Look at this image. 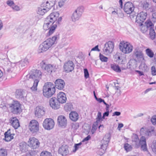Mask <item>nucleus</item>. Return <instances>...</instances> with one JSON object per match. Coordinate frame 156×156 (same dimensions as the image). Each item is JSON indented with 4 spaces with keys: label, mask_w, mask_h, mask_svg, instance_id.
Instances as JSON below:
<instances>
[{
    "label": "nucleus",
    "mask_w": 156,
    "mask_h": 156,
    "mask_svg": "<svg viewBox=\"0 0 156 156\" xmlns=\"http://www.w3.org/2000/svg\"><path fill=\"white\" fill-rule=\"evenodd\" d=\"M59 38L58 35H55L47 39L39 45L38 52L39 53H43L56 43V40Z\"/></svg>",
    "instance_id": "obj_1"
},
{
    "label": "nucleus",
    "mask_w": 156,
    "mask_h": 156,
    "mask_svg": "<svg viewBox=\"0 0 156 156\" xmlns=\"http://www.w3.org/2000/svg\"><path fill=\"white\" fill-rule=\"evenodd\" d=\"M55 91V85L52 83L48 82L45 83L43 87V93L45 97L48 98L51 97Z\"/></svg>",
    "instance_id": "obj_2"
},
{
    "label": "nucleus",
    "mask_w": 156,
    "mask_h": 156,
    "mask_svg": "<svg viewBox=\"0 0 156 156\" xmlns=\"http://www.w3.org/2000/svg\"><path fill=\"white\" fill-rule=\"evenodd\" d=\"M42 75L41 71L39 70H34L33 73L30 75L29 78L34 81L33 85L30 87L32 91H35L37 90L38 84L41 79Z\"/></svg>",
    "instance_id": "obj_3"
},
{
    "label": "nucleus",
    "mask_w": 156,
    "mask_h": 156,
    "mask_svg": "<svg viewBox=\"0 0 156 156\" xmlns=\"http://www.w3.org/2000/svg\"><path fill=\"white\" fill-rule=\"evenodd\" d=\"M119 48L123 53L128 54L132 51L133 47L129 42L122 41L120 43Z\"/></svg>",
    "instance_id": "obj_4"
},
{
    "label": "nucleus",
    "mask_w": 156,
    "mask_h": 156,
    "mask_svg": "<svg viewBox=\"0 0 156 156\" xmlns=\"http://www.w3.org/2000/svg\"><path fill=\"white\" fill-rule=\"evenodd\" d=\"M84 10V7L80 6L75 10L71 16L72 20L73 22H75L78 20L81 17Z\"/></svg>",
    "instance_id": "obj_5"
},
{
    "label": "nucleus",
    "mask_w": 156,
    "mask_h": 156,
    "mask_svg": "<svg viewBox=\"0 0 156 156\" xmlns=\"http://www.w3.org/2000/svg\"><path fill=\"white\" fill-rule=\"evenodd\" d=\"M21 106L20 102L17 101H15L9 105V107L12 112L16 114H20L22 112Z\"/></svg>",
    "instance_id": "obj_6"
},
{
    "label": "nucleus",
    "mask_w": 156,
    "mask_h": 156,
    "mask_svg": "<svg viewBox=\"0 0 156 156\" xmlns=\"http://www.w3.org/2000/svg\"><path fill=\"white\" fill-rule=\"evenodd\" d=\"M133 56L136 62H140L144 60V57L143 52L138 48H135L133 54Z\"/></svg>",
    "instance_id": "obj_7"
},
{
    "label": "nucleus",
    "mask_w": 156,
    "mask_h": 156,
    "mask_svg": "<svg viewBox=\"0 0 156 156\" xmlns=\"http://www.w3.org/2000/svg\"><path fill=\"white\" fill-rule=\"evenodd\" d=\"M147 16V13L146 12L142 11L138 13L136 16V20H135L136 24L138 25H142Z\"/></svg>",
    "instance_id": "obj_8"
},
{
    "label": "nucleus",
    "mask_w": 156,
    "mask_h": 156,
    "mask_svg": "<svg viewBox=\"0 0 156 156\" xmlns=\"http://www.w3.org/2000/svg\"><path fill=\"white\" fill-rule=\"evenodd\" d=\"M135 7L133 4L131 2H126L123 6V10L127 14H130L134 11Z\"/></svg>",
    "instance_id": "obj_9"
},
{
    "label": "nucleus",
    "mask_w": 156,
    "mask_h": 156,
    "mask_svg": "<svg viewBox=\"0 0 156 156\" xmlns=\"http://www.w3.org/2000/svg\"><path fill=\"white\" fill-rule=\"evenodd\" d=\"M54 120L51 118H46L44 121L43 126L46 129L50 130L52 129L54 126Z\"/></svg>",
    "instance_id": "obj_10"
},
{
    "label": "nucleus",
    "mask_w": 156,
    "mask_h": 156,
    "mask_svg": "<svg viewBox=\"0 0 156 156\" xmlns=\"http://www.w3.org/2000/svg\"><path fill=\"white\" fill-rule=\"evenodd\" d=\"M29 128L33 133L37 132L39 130V124L37 121L35 120H31L29 123Z\"/></svg>",
    "instance_id": "obj_11"
},
{
    "label": "nucleus",
    "mask_w": 156,
    "mask_h": 156,
    "mask_svg": "<svg viewBox=\"0 0 156 156\" xmlns=\"http://www.w3.org/2000/svg\"><path fill=\"white\" fill-rule=\"evenodd\" d=\"M41 67L43 70L51 73L55 70V66L51 64H46L44 61H42L40 63Z\"/></svg>",
    "instance_id": "obj_12"
},
{
    "label": "nucleus",
    "mask_w": 156,
    "mask_h": 156,
    "mask_svg": "<svg viewBox=\"0 0 156 156\" xmlns=\"http://www.w3.org/2000/svg\"><path fill=\"white\" fill-rule=\"evenodd\" d=\"M114 48V43L111 41H109L105 44L103 49L104 53L106 54L111 53L113 51Z\"/></svg>",
    "instance_id": "obj_13"
},
{
    "label": "nucleus",
    "mask_w": 156,
    "mask_h": 156,
    "mask_svg": "<svg viewBox=\"0 0 156 156\" xmlns=\"http://www.w3.org/2000/svg\"><path fill=\"white\" fill-rule=\"evenodd\" d=\"M34 113L36 117L38 118H41L45 114V109L42 106H37L35 109Z\"/></svg>",
    "instance_id": "obj_14"
},
{
    "label": "nucleus",
    "mask_w": 156,
    "mask_h": 156,
    "mask_svg": "<svg viewBox=\"0 0 156 156\" xmlns=\"http://www.w3.org/2000/svg\"><path fill=\"white\" fill-rule=\"evenodd\" d=\"M40 144L38 140L34 137L30 138L28 142V145L33 149L38 148Z\"/></svg>",
    "instance_id": "obj_15"
},
{
    "label": "nucleus",
    "mask_w": 156,
    "mask_h": 156,
    "mask_svg": "<svg viewBox=\"0 0 156 156\" xmlns=\"http://www.w3.org/2000/svg\"><path fill=\"white\" fill-rule=\"evenodd\" d=\"M49 104L50 106L54 109H58L60 107V103L57 98L52 97L49 100Z\"/></svg>",
    "instance_id": "obj_16"
},
{
    "label": "nucleus",
    "mask_w": 156,
    "mask_h": 156,
    "mask_svg": "<svg viewBox=\"0 0 156 156\" xmlns=\"http://www.w3.org/2000/svg\"><path fill=\"white\" fill-rule=\"evenodd\" d=\"M75 65L73 62L70 60L66 62L64 65V68L65 71L67 73L71 72L74 69Z\"/></svg>",
    "instance_id": "obj_17"
},
{
    "label": "nucleus",
    "mask_w": 156,
    "mask_h": 156,
    "mask_svg": "<svg viewBox=\"0 0 156 156\" xmlns=\"http://www.w3.org/2000/svg\"><path fill=\"white\" fill-rule=\"evenodd\" d=\"M59 13L58 12H54L51 13L46 19L50 21V22L52 24L53 23H55L56 21H57V19L59 17Z\"/></svg>",
    "instance_id": "obj_18"
},
{
    "label": "nucleus",
    "mask_w": 156,
    "mask_h": 156,
    "mask_svg": "<svg viewBox=\"0 0 156 156\" xmlns=\"http://www.w3.org/2000/svg\"><path fill=\"white\" fill-rule=\"evenodd\" d=\"M58 125L62 127H65L67 124V120L65 117L63 115L59 116L57 119Z\"/></svg>",
    "instance_id": "obj_19"
},
{
    "label": "nucleus",
    "mask_w": 156,
    "mask_h": 156,
    "mask_svg": "<svg viewBox=\"0 0 156 156\" xmlns=\"http://www.w3.org/2000/svg\"><path fill=\"white\" fill-rule=\"evenodd\" d=\"M55 4V2L54 0H52V1H44L41 4L42 6H43L48 11Z\"/></svg>",
    "instance_id": "obj_20"
},
{
    "label": "nucleus",
    "mask_w": 156,
    "mask_h": 156,
    "mask_svg": "<svg viewBox=\"0 0 156 156\" xmlns=\"http://www.w3.org/2000/svg\"><path fill=\"white\" fill-rule=\"evenodd\" d=\"M57 97L60 104H63L66 102L67 100L66 95L64 92H59L57 94Z\"/></svg>",
    "instance_id": "obj_21"
},
{
    "label": "nucleus",
    "mask_w": 156,
    "mask_h": 156,
    "mask_svg": "<svg viewBox=\"0 0 156 156\" xmlns=\"http://www.w3.org/2000/svg\"><path fill=\"white\" fill-rule=\"evenodd\" d=\"M110 138V134H107L105 136L101 141L102 144L101 146V149H104L103 148L105 149L109 141Z\"/></svg>",
    "instance_id": "obj_22"
},
{
    "label": "nucleus",
    "mask_w": 156,
    "mask_h": 156,
    "mask_svg": "<svg viewBox=\"0 0 156 156\" xmlns=\"http://www.w3.org/2000/svg\"><path fill=\"white\" fill-rule=\"evenodd\" d=\"M55 86L59 90H62L65 86V83L64 81L61 79L56 80L55 82Z\"/></svg>",
    "instance_id": "obj_23"
},
{
    "label": "nucleus",
    "mask_w": 156,
    "mask_h": 156,
    "mask_svg": "<svg viewBox=\"0 0 156 156\" xmlns=\"http://www.w3.org/2000/svg\"><path fill=\"white\" fill-rule=\"evenodd\" d=\"M12 126L15 129H18L20 126L19 120L16 117H12L10 118V122Z\"/></svg>",
    "instance_id": "obj_24"
},
{
    "label": "nucleus",
    "mask_w": 156,
    "mask_h": 156,
    "mask_svg": "<svg viewBox=\"0 0 156 156\" xmlns=\"http://www.w3.org/2000/svg\"><path fill=\"white\" fill-rule=\"evenodd\" d=\"M140 145H141V148L142 150L144 151H147L146 138L144 136H142L140 140Z\"/></svg>",
    "instance_id": "obj_25"
},
{
    "label": "nucleus",
    "mask_w": 156,
    "mask_h": 156,
    "mask_svg": "<svg viewBox=\"0 0 156 156\" xmlns=\"http://www.w3.org/2000/svg\"><path fill=\"white\" fill-rule=\"evenodd\" d=\"M68 148V146L66 145L62 146L58 150L59 153L62 156L66 155L69 153Z\"/></svg>",
    "instance_id": "obj_26"
},
{
    "label": "nucleus",
    "mask_w": 156,
    "mask_h": 156,
    "mask_svg": "<svg viewBox=\"0 0 156 156\" xmlns=\"http://www.w3.org/2000/svg\"><path fill=\"white\" fill-rule=\"evenodd\" d=\"M10 130L11 129H9L4 134V140L6 141H9L13 139V136L14 134L13 133H11L10 132Z\"/></svg>",
    "instance_id": "obj_27"
},
{
    "label": "nucleus",
    "mask_w": 156,
    "mask_h": 156,
    "mask_svg": "<svg viewBox=\"0 0 156 156\" xmlns=\"http://www.w3.org/2000/svg\"><path fill=\"white\" fill-rule=\"evenodd\" d=\"M16 98L18 99H21L26 96L25 91L21 89L17 90L16 92Z\"/></svg>",
    "instance_id": "obj_28"
},
{
    "label": "nucleus",
    "mask_w": 156,
    "mask_h": 156,
    "mask_svg": "<svg viewBox=\"0 0 156 156\" xmlns=\"http://www.w3.org/2000/svg\"><path fill=\"white\" fill-rule=\"evenodd\" d=\"M70 119L73 121H76L78 119L79 115L76 112H72L69 114Z\"/></svg>",
    "instance_id": "obj_29"
},
{
    "label": "nucleus",
    "mask_w": 156,
    "mask_h": 156,
    "mask_svg": "<svg viewBox=\"0 0 156 156\" xmlns=\"http://www.w3.org/2000/svg\"><path fill=\"white\" fill-rule=\"evenodd\" d=\"M29 62V61L28 58L26 57L23 60L20 61V62L17 63L16 65H19L20 67H23L25 66Z\"/></svg>",
    "instance_id": "obj_30"
},
{
    "label": "nucleus",
    "mask_w": 156,
    "mask_h": 156,
    "mask_svg": "<svg viewBox=\"0 0 156 156\" xmlns=\"http://www.w3.org/2000/svg\"><path fill=\"white\" fill-rule=\"evenodd\" d=\"M46 18L44 21V24L43 26V29L45 30H48L50 27L52 25V23Z\"/></svg>",
    "instance_id": "obj_31"
},
{
    "label": "nucleus",
    "mask_w": 156,
    "mask_h": 156,
    "mask_svg": "<svg viewBox=\"0 0 156 156\" xmlns=\"http://www.w3.org/2000/svg\"><path fill=\"white\" fill-rule=\"evenodd\" d=\"M132 141L135 143V147L138 148L140 146V140L137 135H135L133 136Z\"/></svg>",
    "instance_id": "obj_32"
},
{
    "label": "nucleus",
    "mask_w": 156,
    "mask_h": 156,
    "mask_svg": "<svg viewBox=\"0 0 156 156\" xmlns=\"http://www.w3.org/2000/svg\"><path fill=\"white\" fill-rule=\"evenodd\" d=\"M27 144L24 142H22L20 144V150L23 152H26L27 150Z\"/></svg>",
    "instance_id": "obj_33"
},
{
    "label": "nucleus",
    "mask_w": 156,
    "mask_h": 156,
    "mask_svg": "<svg viewBox=\"0 0 156 156\" xmlns=\"http://www.w3.org/2000/svg\"><path fill=\"white\" fill-rule=\"evenodd\" d=\"M57 25L56 23L52 24V25H51L49 29L48 32V35L50 36L55 31V30L56 28L57 27Z\"/></svg>",
    "instance_id": "obj_34"
},
{
    "label": "nucleus",
    "mask_w": 156,
    "mask_h": 156,
    "mask_svg": "<svg viewBox=\"0 0 156 156\" xmlns=\"http://www.w3.org/2000/svg\"><path fill=\"white\" fill-rule=\"evenodd\" d=\"M48 11L41 5V7H39L38 9L37 13L41 15H44Z\"/></svg>",
    "instance_id": "obj_35"
},
{
    "label": "nucleus",
    "mask_w": 156,
    "mask_h": 156,
    "mask_svg": "<svg viewBox=\"0 0 156 156\" xmlns=\"http://www.w3.org/2000/svg\"><path fill=\"white\" fill-rule=\"evenodd\" d=\"M149 4L146 1L141 2L140 6L144 9L147 10L149 9Z\"/></svg>",
    "instance_id": "obj_36"
},
{
    "label": "nucleus",
    "mask_w": 156,
    "mask_h": 156,
    "mask_svg": "<svg viewBox=\"0 0 156 156\" xmlns=\"http://www.w3.org/2000/svg\"><path fill=\"white\" fill-rule=\"evenodd\" d=\"M111 66V68L115 72L119 73L121 72V69L118 65L112 64Z\"/></svg>",
    "instance_id": "obj_37"
},
{
    "label": "nucleus",
    "mask_w": 156,
    "mask_h": 156,
    "mask_svg": "<svg viewBox=\"0 0 156 156\" xmlns=\"http://www.w3.org/2000/svg\"><path fill=\"white\" fill-rule=\"evenodd\" d=\"M26 152V156H34L36 153L34 150H29Z\"/></svg>",
    "instance_id": "obj_38"
},
{
    "label": "nucleus",
    "mask_w": 156,
    "mask_h": 156,
    "mask_svg": "<svg viewBox=\"0 0 156 156\" xmlns=\"http://www.w3.org/2000/svg\"><path fill=\"white\" fill-rule=\"evenodd\" d=\"M145 23L146 24L145 26L148 30L152 28H154V25L151 21H147Z\"/></svg>",
    "instance_id": "obj_39"
},
{
    "label": "nucleus",
    "mask_w": 156,
    "mask_h": 156,
    "mask_svg": "<svg viewBox=\"0 0 156 156\" xmlns=\"http://www.w3.org/2000/svg\"><path fill=\"white\" fill-rule=\"evenodd\" d=\"M149 34L151 38L152 39L154 38L155 36V33L154 28H152L149 29Z\"/></svg>",
    "instance_id": "obj_40"
},
{
    "label": "nucleus",
    "mask_w": 156,
    "mask_h": 156,
    "mask_svg": "<svg viewBox=\"0 0 156 156\" xmlns=\"http://www.w3.org/2000/svg\"><path fill=\"white\" fill-rule=\"evenodd\" d=\"M145 51L146 54L149 57L152 58L153 57L154 53L150 49L147 48Z\"/></svg>",
    "instance_id": "obj_41"
},
{
    "label": "nucleus",
    "mask_w": 156,
    "mask_h": 156,
    "mask_svg": "<svg viewBox=\"0 0 156 156\" xmlns=\"http://www.w3.org/2000/svg\"><path fill=\"white\" fill-rule=\"evenodd\" d=\"M72 108V105L70 103H66L64 106V109L66 111H70Z\"/></svg>",
    "instance_id": "obj_42"
},
{
    "label": "nucleus",
    "mask_w": 156,
    "mask_h": 156,
    "mask_svg": "<svg viewBox=\"0 0 156 156\" xmlns=\"http://www.w3.org/2000/svg\"><path fill=\"white\" fill-rule=\"evenodd\" d=\"M124 148L126 152H128L132 149L131 146L128 143H126L124 145Z\"/></svg>",
    "instance_id": "obj_43"
},
{
    "label": "nucleus",
    "mask_w": 156,
    "mask_h": 156,
    "mask_svg": "<svg viewBox=\"0 0 156 156\" xmlns=\"http://www.w3.org/2000/svg\"><path fill=\"white\" fill-rule=\"evenodd\" d=\"M152 151L156 154V140L154 141L151 146Z\"/></svg>",
    "instance_id": "obj_44"
},
{
    "label": "nucleus",
    "mask_w": 156,
    "mask_h": 156,
    "mask_svg": "<svg viewBox=\"0 0 156 156\" xmlns=\"http://www.w3.org/2000/svg\"><path fill=\"white\" fill-rule=\"evenodd\" d=\"M154 128H153L151 129L146 130L145 133V135L148 136H151L154 133Z\"/></svg>",
    "instance_id": "obj_45"
},
{
    "label": "nucleus",
    "mask_w": 156,
    "mask_h": 156,
    "mask_svg": "<svg viewBox=\"0 0 156 156\" xmlns=\"http://www.w3.org/2000/svg\"><path fill=\"white\" fill-rule=\"evenodd\" d=\"M138 26H140L139 28L140 29V30L143 33H144L148 30L146 26L144 25L143 23L142 25Z\"/></svg>",
    "instance_id": "obj_46"
},
{
    "label": "nucleus",
    "mask_w": 156,
    "mask_h": 156,
    "mask_svg": "<svg viewBox=\"0 0 156 156\" xmlns=\"http://www.w3.org/2000/svg\"><path fill=\"white\" fill-rule=\"evenodd\" d=\"M101 113L100 112H98V114L97 116V117L96 119V122H97L99 123V122L101 121Z\"/></svg>",
    "instance_id": "obj_47"
},
{
    "label": "nucleus",
    "mask_w": 156,
    "mask_h": 156,
    "mask_svg": "<svg viewBox=\"0 0 156 156\" xmlns=\"http://www.w3.org/2000/svg\"><path fill=\"white\" fill-rule=\"evenodd\" d=\"M99 57L100 59L102 62H107L108 61V58L101 54H100Z\"/></svg>",
    "instance_id": "obj_48"
},
{
    "label": "nucleus",
    "mask_w": 156,
    "mask_h": 156,
    "mask_svg": "<svg viewBox=\"0 0 156 156\" xmlns=\"http://www.w3.org/2000/svg\"><path fill=\"white\" fill-rule=\"evenodd\" d=\"M40 156H52V155L50 152L47 151H44L41 153Z\"/></svg>",
    "instance_id": "obj_49"
},
{
    "label": "nucleus",
    "mask_w": 156,
    "mask_h": 156,
    "mask_svg": "<svg viewBox=\"0 0 156 156\" xmlns=\"http://www.w3.org/2000/svg\"><path fill=\"white\" fill-rule=\"evenodd\" d=\"M7 152L5 149H1L0 150V156H6Z\"/></svg>",
    "instance_id": "obj_50"
},
{
    "label": "nucleus",
    "mask_w": 156,
    "mask_h": 156,
    "mask_svg": "<svg viewBox=\"0 0 156 156\" xmlns=\"http://www.w3.org/2000/svg\"><path fill=\"white\" fill-rule=\"evenodd\" d=\"M82 143L80 142L78 144H75L74 146L75 149L73 150L74 152H76V151L80 148V146L82 144Z\"/></svg>",
    "instance_id": "obj_51"
},
{
    "label": "nucleus",
    "mask_w": 156,
    "mask_h": 156,
    "mask_svg": "<svg viewBox=\"0 0 156 156\" xmlns=\"http://www.w3.org/2000/svg\"><path fill=\"white\" fill-rule=\"evenodd\" d=\"M6 3L8 5L12 8L15 5L14 2L10 0H7Z\"/></svg>",
    "instance_id": "obj_52"
},
{
    "label": "nucleus",
    "mask_w": 156,
    "mask_h": 156,
    "mask_svg": "<svg viewBox=\"0 0 156 156\" xmlns=\"http://www.w3.org/2000/svg\"><path fill=\"white\" fill-rule=\"evenodd\" d=\"M129 17L131 20H133V21L134 20H135V18H136V16L134 13V11L132 13H131Z\"/></svg>",
    "instance_id": "obj_53"
},
{
    "label": "nucleus",
    "mask_w": 156,
    "mask_h": 156,
    "mask_svg": "<svg viewBox=\"0 0 156 156\" xmlns=\"http://www.w3.org/2000/svg\"><path fill=\"white\" fill-rule=\"evenodd\" d=\"M84 77L85 78L87 79L89 77V73L88 70L87 69H84Z\"/></svg>",
    "instance_id": "obj_54"
},
{
    "label": "nucleus",
    "mask_w": 156,
    "mask_h": 156,
    "mask_svg": "<svg viewBox=\"0 0 156 156\" xmlns=\"http://www.w3.org/2000/svg\"><path fill=\"white\" fill-rule=\"evenodd\" d=\"M12 8L14 11H18L20 10V8L17 5H14L12 7Z\"/></svg>",
    "instance_id": "obj_55"
},
{
    "label": "nucleus",
    "mask_w": 156,
    "mask_h": 156,
    "mask_svg": "<svg viewBox=\"0 0 156 156\" xmlns=\"http://www.w3.org/2000/svg\"><path fill=\"white\" fill-rule=\"evenodd\" d=\"M151 121L154 125L156 124V115H154L151 119Z\"/></svg>",
    "instance_id": "obj_56"
},
{
    "label": "nucleus",
    "mask_w": 156,
    "mask_h": 156,
    "mask_svg": "<svg viewBox=\"0 0 156 156\" xmlns=\"http://www.w3.org/2000/svg\"><path fill=\"white\" fill-rule=\"evenodd\" d=\"M98 122H95L93 125L92 128L94 130H96L98 128Z\"/></svg>",
    "instance_id": "obj_57"
},
{
    "label": "nucleus",
    "mask_w": 156,
    "mask_h": 156,
    "mask_svg": "<svg viewBox=\"0 0 156 156\" xmlns=\"http://www.w3.org/2000/svg\"><path fill=\"white\" fill-rule=\"evenodd\" d=\"M151 73L153 75H156V70L154 66L151 67Z\"/></svg>",
    "instance_id": "obj_58"
},
{
    "label": "nucleus",
    "mask_w": 156,
    "mask_h": 156,
    "mask_svg": "<svg viewBox=\"0 0 156 156\" xmlns=\"http://www.w3.org/2000/svg\"><path fill=\"white\" fill-rule=\"evenodd\" d=\"M152 20L154 22H155L156 21V12L153 13Z\"/></svg>",
    "instance_id": "obj_59"
},
{
    "label": "nucleus",
    "mask_w": 156,
    "mask_h": 156,
    "mask_svg": "<svg viewBox=\"0 0 156 156\" xmlns=\"http://www.w3.org/2000/svg\"><path fill=\"white\" fill-rule=\"evenodd\" d=\"M65 2L63 0H61L58 2V5L60 7H62L64 4Z\"/></svg>",
    "instance_id": "obj_60"
},
{
    "label": "nucleus",
    "mask_w": 156,
    "mask_h": 156,
    "mask_svg": "<svg viewBox=\"0 0 156 156\" xmlns=\"http://www.w3.org/2000/svg\"><path fill=\"white\" fill-rule=\"evenodd\" d=\"M91 51H99L100 50L98 48V45L94 47L91 50Z\"/></svg>",
    "instance_id": "obj_61"
},
{
    "label": "nucleus",
    "mask_w": 156,
    "mask_h": 156,
    "mask_svg": "<svg viewBox=\"0 0 156 156\" xmlns=\"http://www.w3.org/2000/svg\"><path fill=\"white\" fill-rule=\"evenodd\" d=\"M72 127L76 129L79 127V125L77 123L73 124L72 126Z\"/></svg>",
    "instance_id": "obj_62"
},
{
    "label": "nucleus",
    "mask_w": 156,
    "mask_h": 156,
    "mask_svg": "<svg viewBox=\"0 0 156 156\" xmlns=\"http://www.w3.org/2000/svg\"><path fill=\"white\" fill-rule=\"evenodd\" d=\"M119 7L121 9H122L123 8V2L122 0H119Z\"/></svg>",
    "instance_id": "obj_63"
},
{
    "label": "nucleus",
    "mask_w": 156,
    "mask_h": 156,
    "mask_svg": "<svg viewBox=\"0 0 156 156\" xmlns=\"http://www.w3.org/2000/svg\"><path fill=\"white\" fill-rule=\"evenodd\" d=\"M120 112H115L113 113L112 116H114L115 115L119 116L120 115Z\"/></svg>",
    "instance_id": "obj_64"
}]
</instances>
